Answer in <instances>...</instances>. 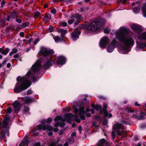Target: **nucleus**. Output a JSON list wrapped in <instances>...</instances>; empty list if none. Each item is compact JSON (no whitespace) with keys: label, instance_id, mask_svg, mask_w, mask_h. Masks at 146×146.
Returning <instances> with one entry per match:
<instances>
[{"label":"nucleus","instance_id":"1","mask_svg":"<svg viewBox=\"0 0 146 146\" xmlns=\"http://www.w3.org/2000/svg\"><path fill=\"white\" fill-rule=\"evenodd\" d=\"M130 32L128 28L123 27H121L116 32V38L121 42L124 50L127 49L128 47L133 45L134 43V40L131 37H125Z\"/></svg>","mask_w":146,"mask_h":146},{"label":"nucleus","instance_id":"2","mask_svg":"<svg viewBox=\"0 0 146 146\" xmlns=\"http://www.w3.org/2000/svg\"><path fill=\"white\" fill-rule=\"evenodd\" d=\"M18 83L14 89L16 93H19L28 88L31 85L30 81L25 77H18Z\"/></svg>","mask_w":146,"mask_h":146},{"label":"nucleus","instance_id":"3","mask_svg":"<svg viewBox=\"0 0 146 146\" xmlns=\"http://www.w3.org/2000/svg\"><path fill=\"white\" fill-rule=\"evenodd\" d=\"M40 52L42 53L43 56H49L50 57L51 56L50 52L45 48L41 47ZM51 60V58L50 57L44 64V66L45 69H48L50 66H51L52 63Z\"/></svg>","mask_w":146,"mask_h":146},{"label":"nucleus","instance_id":"4","mask_svg":"<svg viewBox=\"0 0 146 146\" xmlns=\"http://www.w3.org/2000/svg\"><path fill=\"white\" fill-rule=\"evenodd\" d=\"M124 127L121 123H116L113 127V131L111 132V135L114 139L115 136V133L118 135H121L123 132Z\"/></svg>","mask_w":146,"mask_h":146},{"label":"nucleus","instance_id":"5","mask_svg":"<svg viewBox=\"0 0 146 146\" xmlns=\"http://www.w3.org/2000/svg\"><path fill=\"white\" fill-rule=\"evenodd\" d=\"M102 25L99 22H93L90 24L87 28L88 30L94 31L100 29Z\"/></svg>","mask_w":146,"mask_h":146},{"label":"nucleus","instance_id":"6","mask_svg":"<svg viewBox=\"0 0 146 146\" xmlns=\"http://www.w3.org/2000/svg\"><path fill=\"white\" fill-rule=\"evenodd\" d=\"M65 119H62V121H65V119H67L68 120H75L78 123H79L80 122V119L78 118V116L77 115H75L74 116L71 113H68L65 115Z\"/></svg>","mask_w":146,"mask_h":146},{"label":"nucleus","instance_id":"7","mask_svg":"<svg viewBox=\"0 0 146 146\" xmlns=\"http://www.w3.org/2000/svg\"><path fill=\"white\" fill-rule=\"evenodd\" d=\"M41 66L39 61L38 60L32 67L31 69L34 72H38L41 69Z\"/></svg>","mask_w":146,"mask_h":146},{"label":"nucleus","instance_id":"8","mask_svg":"<svg viewBox=\"0 0 146 146\" xmlns=\"http://www.w3.org/2000/svg\"><path fill=\"white\" fill-rule=\"evenodd\" d=\"M37 129L39 130H40L42 129L43 130H47L48 131H51L53 129V128L51 126H49L48 125H44L43 124H41L38 125Z\"/></svg>","mask_w":146,"mask_h":146},{"label":"nucleus","instance_id":"9","mask_svg":"<svg viewBox=\"0 0 146 146\" xmlns=\"http://www.w3.org/2000/svg\"><path fill=\"white\" fill-rule=\"evenodd\" d=\"M117 45V42L115 40L113 39L110 45L108 46L107 51L110 52H111L113 50L114 48Z\"/></svg>","mask_w":146,"mask_h":146},{"label":"nucleus","instance_id":"10","mask_svg":"<svg viewBox=\"0 0 146 146\" xmlns=\"http://www.w3.org/2000/svg\"><path fill=\"white\" fill-rule=\"evenodd\" d=\"M80 31L77 30H75L71 34L72 38L73 40H76L79 38V35H80Z\"/></svg>","mask_w":146,"mask_h":146},{"label":"nucleus","instance_id":"11","mask_svg":"<svg viewBox=\"0 0 146 146\" xmlns=\"http://www.w3.org/2000/svg\"><path fill=\"white\" fill-rule=\"evenodd\" d=\"M13 106L15 112L17 113L19 111L21 108L20 104L18 101H16L13 103Z\"/></svg>","mask_w":146,"mask_h":146},{"label":"nucleus","instance_id":"12","mask_svg":"<svg viewBox=\"0 0 146 146\" xmlns=\"http://www.w3.org/2000/svg\"><path fill=\"white\" fill-rule=\"evenodd\" d=\"M109 42V40L108 38L104 37L101 39L100 45L101 46L104 47Z\"/></svg>","mask_w":146,"mask_h":146},{"label":"nucleus","instance_id":"13","mask_svg":"<svg viewBox=\"0 0 146 146\" xmlns=\"http://www.w3.org/2000/svg\"><path fill=\"white\" fill-rule=\"evenodd\" d=\"M108 105L106 103H104L103 104V113H104V115L105 117L108 116L109 117H110L111 116V113H109L108 111H106V109L107 108Z\"/></svg>","mask_w":146,"mask_h":146},{"label":"nucleus","instance_id":"14","mask_svg":"<svg viewBox=\"0 0 146 146\" xmlns=\"http://www.w3.org/2000/svg\"><path fill=\"white\" fill-rule=\"evenodd\" d=\"M85 113L84 108L83 107H80L79 108V115L80 116V118L82 120L85 119V117L84 115Z\"/></svg>","mask_w":146,"mask_h":146},{"label":"nucleus","instance_id":"15","mask_svg":"<svg viewBox=\"0 0 146 146\" xmlns=\"http://www.w3.org/2000/svg\"><path fill=\"white\" fill-rule=\"evenodd\" d=\"M131 29L135 32L138 33L142 31V29L141 27L137 25L134 24L131 26Z\"/></svg>","mask_w":146,"mask_h":146},{"label":"nucleus","instance_id":"16","mask_svg":"<svg viewBox=\"0 0 146 146\" xmlns=\"http://www.w3.org/2000/svg\"><path fill=\"white\" fill-rule=\"evenodd\" d=\"M66 61V59L65 58L62 56H59L57 60V63L62 64H64Z\"/></svg>","mask_w":146,"mask_h":146},{"label":"nucleus","instance_id":"17","mask_svg":"<svg viewBox=\"0 0 146 146\" xmlns=\"http://www.w3.org/2000/svg\"><path fill=\"white\" fill-rule=\"evenodd\" d=\"M29 143L28 137L25 138L19 144L20 146H27Z\"/></svg>","mask_w":146,"mask_h":146},{"label":"nucleus","instance_id":"18","mask_svg":"<svg viewBox=\"0 0 146 146\" xmlns=\"http://www.w3.org/2000/svg\"><path fill=\"white\" fill-rule=\"evenodd\" d=\"M57 31L61 34V36L63 37L67 33V31L66 30L62 29H57Z\"/></svg>","mask_w":146,"mask_h":146},{"label":"nucleus","instance_id":"19","mask_svg":"<svg viewBox=\"0 0 146 146\" xmlns=\"http://www.w3.org/2000/svg\"><path fill=\"white\" fill-rule=\"evenodd\" d=\"M22 100L25 102L28 103L32 102L33 100V99L27 96H25L23 98Z\"/></svg>","mask_w":146,"mask_h":146},{"label":"nucleus","instance_id":"20","mask_svg":"<svg viewBox=\"0 0 146 146\" xmlns=\"http://www.w3.org/2000/svg\"><path fill=\"white\" fill-rule=\"evenodd\" d=\"M5 135H7L8 136H9V133L8 129H7L5 132L2 131L0 133V141L5 137Z\"/></svg>","mask_w":146,"mask_h":146},{"label":"nucleus","instance_id":"21","mask_svg":"<svg viewBox=\"0 0 146 146\" xmlns=\"http://www.w3.org/2000/svg\"><path fill=\"white\" fill-rule=\"evenodd\" d=\"M104 145H106L107 146H109V144L107 141L104 139H102L100 140L98 143V145L100 146H105Z\"/></svg>","mask_w":146,"mask_h":146},{"label":"nucleus","instance_id":"22","mask_svg":"<svg viewBox=\"0 0 146 146\" xmlns=\"http://www.w3.org/2000/svg\"><path fill=\"white\" fill-rule=\"evenodd\" d=\"M72 18L75 20V21H78L81 18V16L78 14H76L72 16Z\"/></svg>","mask_w":146,"mask_h":146},{"label":"nucleus","instance_id":"23","mask_svg":"<svg viewBox=\"0 0 146 146\" xmlns=\"http://www.w3.org/2000/svg\"><path fill=\"white\" fill-rule=\"evenodd\" d=\"M8 120L9 118L7 117L5 118L4 119L2 125V126L3 127H7Z\"/></svg>","mask_w":146,"mask_h":146},{"label":"nucleus","instance_id":"24","mask_svg":"<svg viewBox=\"0 0 146 146\" xmlns=\"http://www.w3.org/2000/svg\"><path fill=\"white\" fill-rule=\"evenodd\" d=\"M137 48H143L146 47V43H141L139 42L137 44Z\"/></svg>","mask_w":146,"mask_h":146},{"label":"nucleus","instance_id":"25","mask_svg":"<svg viewBox=\"0 0 146 146\" xmlns=\"http://www.w3.org/2000/svg\"><path fill=\"white\" fill-rule=\"evenodd\" d=\"M138 38L140 39H146V32L143 33L141 35H139Z\"/></svg>","mask_w":146,"mask_h":146},{"label":"nucleus","instance_id":"26","mask_svg":"<svg viewBox=\"0 0 146 146\" xmlns=\"http://www.w3.org/2000/svg\"><path fill=\"white\" fill-rule=\"evenodd\" d=\"M18 51L17 49L16 48H14L12 50V51L9 53V55L11 56L12 55L14 54Z\"/></svg>","mask_w":146,"mask_h":146},{"label":"nucleus","instance_id":"27","mask_svg":"<svg viewBox=\"0 0 146 146\" xmlns=\"http://www.w3.org/2000/svg\"><path fill=\"white\" fill-rule=\"evenodd\" d=\"M143 14L145 17H146V4L142 7Z\"/></svg>","mask_w":146,"mask_h":146},{"label":"nucleus","instance_id":"28","mask_svg":"<svg viewBox=\"0 0 146 146\" xmlns=\"http://www.w3.org/2000/svg\"><path fill=\"white\" fill-rule=\"evenodd\" d=\"M9 51V49L7 48L5 50H3V52H2V54L4 55H6Z\"/></svg>","mask_w":146,"mask_h":146},{"label":"nucleus","instance_id":"29","mask_svg":"<svg viewBox=\"0 0 146 146\" xmlns=\"http://www.w3.org/2000/svg\"><path fill=\"white\" fill-rule=\"evenodd\" d=\"M74 139L73 137L68 138L67 140V141L69 143V144H71L73 143L74 141Z\"/></svg>","mask_w":146,"mask_h":146},{"label":"nucleus","instance_id":"30","mask_svg":"<svg viewBox=\"0 0 146 146\" xmlns=\"http://www.w3.org/2000/svg\"><path fill=\"white\" fill-rule=\"evenodd\" d=\"M53 38L56 42H58L60 40V37L58 36H54L53 37Z\"/></svg>","mask_w":146,"mask_h":146},{"label":"nucleus","instance_id":"31","mask_svg":"<svg viewBox=\"0 0 146 146\" xmlns=\"http://www.w3.org/2000/svg\"><path fill=\"white\" fill-rule=\"evenodd\" d=\"M74 21H75V20L72 18V17L71 16V19L68 21V23L69 24H71Z\"/></svg>","mask_w":146,"mask_h":146},{"label":"nucleus","instance_id":"32","mask_svg":"<svg viewBox=\"0 0 146 146\" xmlns=\"http://www.w3.org/2000/svg\"><path fill=\"white\" fill-rule=\"evenodd\" d=\"M145 115V113H144L143 112H141L140 113L139 119H143Z\"/></svg>","mask_w":146,"mask_h":146},{"label":"nucleus","instance_id":"33","mask_svg":"<svg viewBox=\"0 0 146 146\" xmlns=\"http://www.w3.org/2000/svg\"><path fill=\"white\" fill-rule=\"evenodd\" d=\"M126 111L128 113L133 112L134 111L133 109H132L130 108H127L125 109Z\"/></svg>","mask_w":146,"mask_h":146},{"label":"nucleus","instance_id":"34","mask_svg":"<svg viewBox=\"0 0 146 146\" xmlns=\"http://www.w3.org/2000/svg\"><path fill=\"white\" fill-rule=\"evenodd\" d=\"M73 108L74 110V113L76 114H77L78 112V109L76 106H73Z\"/></svg>","mask_w":146,"mask_h":146},{"label":"nucleus","instance_id":"35","mask_svg":"<svg viewBox=\"0 0 146 146\" xmlns=\"http://www.w3.org/2000/svg\"><path fill=\"white\" fill-rule=\"evenodd\" d=\"M60 25L61 26L65 27L67 26V24L66 22H60Z\"/></svg>","mask_w":146,"mask_h":146},{"label":"nucleus","instance_id":"36","mask_svg":"<svg viewBox=\"0 0 146 146\" xmlns=\"http://www.w3.org/2000/svg\"><path fill=\"white\" fill-rule=\"evenodd\" d=\"M62 119V117L59 115H58L57 117L54 118V120L55 121L61 120Z\"/></svg>","mask_w":146,"mask_h":146},{"label":"nucleus","instance_id":"37","mask_svg":"<svg viewBox=\"0 0 146 146\" xmlns=\"http://www.w3.org/2000/svg\"><path fill=\"white\" fill-rule=\"evenodd\" d=\"M29 24L27 23H23L21 26V28L23 29L29 25Z\"/></svg>","mask_w":146,"mask_h":146},{"label":"nucleus","instance_id":"38","mask_svg":"<svg viewBox=\"0 0 146 146\" xmlns=\"http://www.w3.org/2000/svg\"><path fill=\"white\" fill-rule=\"evenodd\" d=\"M51 18V16L50 15V14H46V16H45V19H50Z\"/></svg>","mask_w":146,"mask_h":146},{"label":"nucleus","instance_id":"39","mask_svg":"<svg viewBox=\"0 0 146 146\" xmlns=\"http://www.w3.org/2000/svg\"><path fill=\"white\" fill-rule=\"evenodd\" d=\"M139 10V8L138 7L135 8L133 9V11L135 13H137L138 12Z\"/></svg>","mask_w":146,"mask_h":146},{"label":"nucleus","instance_id":"40","mask_svg":"<svg viewBox=\"0 0 146 146\" xmlns=\"http://www.w3.org/2000/svg\"><path fill=\"white\" fill-rule=\"evenodd\" d=\"M12 111V109L10 108H7L6 110L7 113H11Z\"/></svg>","mask_w":146,"mask_h":146},{"label":"nucleus","instance_id":"41","mask_svg":"<svg viewBox=\"0 0 146 146\" xmlns=\"http://www.w3.org/2000/svg\"><path fill=\"white\" fill-rule=\"evenodd\" d=\"M85 26L84 25H81L79 26L78 28L80 29H83L85 28Z\"/></svg>","mask_w":146,"mask_h":146},{"label":"nucleus","instance_id":"42","mask_svg":"<svg viewBox=\"0 0 146 146\" xmlns=\"http://www.w3.org/2000/svg\"><path fill=\"white\" fill-rule=\"evenodd\" d=\"M29 109L28 107H25L23 110V111L24 112H27L29 111Z\"/></svg>","mask_w":146,"mask_h":146},{"label":"nucleus","instance_id":"43","mask_svg":"<svg viewBox=\"0 0 146 146\" xmlns=\"http://www.w3.org/2000/svg\"><path fill=\"white\" fill-rule=\"evenodd\" d=\"M110 31V29L109 28L106 29L104 31V32L106 33H108Z\"/></svg>","mask_w":146,"mask_h":146},{"label":"nucleus","instance_id":"44","mask_svg":"<svg viewBox=\"0 0 146 146\" xmlns=\"http://www.w3.org/2000/svg\"><path fill=\"white\" fill-rule=\"evenodd\" d=\"M40 14V13L38 11H36L35 13V15L36 17H38Z\"/></svg>","mask_w":146,"mask_h":146},{"label":"nucleus","instance_id":"45","mask_svg":"<svg viewBox=\"0 0 146 146\" xmlns=\"http://www.w3.org/2000/svg\"><path fill=\"white\" fill-rule=\"evenodd\" d=\"M32 90H29L27 91V94L29 95L32 94Z\"/></svg>","mask_w":146,"mask_h":146},{"label":"nucleus","instance_id":"46","mask_svg":"<svg viewBox=\"0 0 146 146\" xmlns=\"http://www.w3.org/2000/svg\"><path fill=\"white\" fill-rule=\"evenodd\" d=\"M6 2L5 1H2L1 3V7H3L4 5L5 4Z\"/></svg>","mask_w":146,"mask_h":146},{"label":"nucleus","instance_id":"47","mask_svg":"<svg viewBox=\"0 0 146 146\" xmlns=\"http://www.w3.org/2000/svg\"><path fill=\"white\" fill-rule=\"evenodd\" d=\"M56 143L54 142H52L48 146H55Z\"/></svg>","mask_w":146,"mask_h":146},{"label":"nucleus","instance_id":"48","mask_svg":"<svg viewBox=\"0 0 146 146\" xmlns=\"http://www.w3.org/2000/svg\"><path fill=\"white\" fill-rule=\"evenodd\" d=\"M92 107L96 109V110H98V106H96L94 104H92Z\"/></svg>","mask_w":146,"mask_h":146},{"label":"nucleus","instance_id":"49","mask_svg":"<svg viewBox=\"0 0 146 146\" xmlns=\"http://www.w3.org/2000/svg\"><path fill=\"white\" fill-rule=\"evenodd\" d=\"M122 122L124 124H127V125H129V122H127L125 120H123L122 121Z\"/></svg>","mask_w":146,"mask_h":146},{"label":"nucleus","instance_id":"50","mask_svg":"<svg viewBox=\"0 0 146 146\" xmlns=\"http://www.w3.org/2000/svg\"><path fill=\"white\" fill-rule=\"evenodd\" d=\"M8 59L7 58H6L3 61V62L2 63V64L3 65L5 64V63L7 62V61L8 60Z\"/></svg>","mask_w":146,"mask_h":146},{"label":"nucleus","instance_id":"51","mask_svg":"<svg viewBox=\"0 0 146 146\" xmlns=\"http://www.w3.org/2000/svg\"><path fill=\"white\" fill-rule=\"evenodd\" d=\"M56 9H53L51 10V13L53 14L55 13H56Z\"/></svg>","mask_w":146,"mask_h":146},{"label":"nucleus","instance_id":"52","mask_svg":"<svg viewBox=\"0 0 146 146\" xmlns=\"http://www.w3.org/2000/svg\"><path fill=\"white\" fill-rule=\"evenodd\" d=\"M31 74L32 73L30 71H29L27 74V76L28 77H29Z\"/></svg>","mask_w":146,"mask_h":146},{"label":"nucleus","instance_id":"53","mask_svg":"<svg viewBox=\"0 0 146 146\" xmlns=\"http://www.w3.org/2000/svg\"><path fill=\"white\" fill-rule=\"evenodd\" d=\"M52 121V119L51 118H48L47 119L46 123H48L51 122Z\"/></svg>","mask_w":146,"mask_h":146},{"label":"nucleus","instance_id":"54","mask_svg":"<svg viewBox=\"0 0 146 146\" xmlns=\"http://www.w3.org/2000/svg\"><path fill=\"white\" fill-rule=\"evenodd\" d=\"M40 144V143L37 142L35 143L33 146H41Z\"/></svg>","mask_w":146,"mask_h":146},{"label":"nucleus","instance_id":"55","mask_svg":"<svg viewBox=\"0 0 146 146\" xmlns=\"http://www.w3.org/2000/svg\"><path fill=\"white\" fill-rule=\"evenodd\" d=\"M39 40L38 39H36L35 40L34 42V45L36 44L39 41Z\"/></svg>","mask_w":146,"mask_h":146},{"label":"nucleus","instance_id":"56","mask_svg":"<svg viewBox=\"0 0 146 146\" xmlns=\"http://www.w3.org/2000/svg\"><path fill=\"white\" fill-rule=\"evenodd\" d=\"M16 21L17 22L19 23H21L22 22L21 20L20 19H16Z\"/></svg>","mask_w":146,"mask_h":146},{"label":"nucleus","instance_id":"57","mask_svg":"<svg viewBox=\"0 0 146 146\" xmlns=\"http://www.w3.org/2000/svg\"><path fill=\"white\" fill-rule=\"evenodd\" d=\"M20 35L21 37H24V33L23 32H21L20 33Z\"/></svg>","mask_w":146,"mask_h":146},{"label":"nucleus","instance_id":"58","mask_svg":"<svg viewBox=\"0 0 146 146\" xmlns=\"http://www.w3.org/2000/svg\"><path fill=\"white\" fill-rule=\"evenodd\" d=\"M76 135V133L75 132H73L71 134V135L72 136L74 137Z\"/></svg>","mask_w":146,"mask_h":146},{"label":"nucleus","instance_id":"59","mask_svg":"<svg viewBox=\"0 0 146 146\" xmlns=\"http://www.w3.org/2000/svg\"><path fill=\"white\" fill-rule=\"evenodd\" d=\"M59 125H60V124L59 123L57 122L55 123L54 126L56 127H57Z\"/></svg>","mask_w":146,"mask_h":146},{"label":"nucleus","instance_id":"60","mask_svg":"<svg viewBox=\"0 0 146 146\" xmlns=\"http://www.w3.org/2000/svg\"><path fill=\"white\" fill-rule=\"evenodd\" d=\"M78 130L80 133H81L82 131V127L81 126H79L78 127Z\"/></svg>","mask_w":146,"mask_h":146},{"label":"nucleus","instance_id":"61","mask_svg":"<svg viewBox=\"0 0 146 146\" xmlns=\"http://www.w3.org/2000/svg\"><path fill=\"white\" fill-rule=\"evenodd\" d=\"M69 143L66 141V142L64 144V146H68Z\"/></svg>","mask_w":146,"mask_h":146},{"label":"nucleus","instance_id":"62","mask_svg":"<svg viewBox=\"0 0 146 146\" xmlns=\"http://www.w3.org/2000/svg\"><path fill=\"white\" fill-rule=\"evenodd\" d=\"M64 123H61L60 124V125L61 127H63L64 126Z\"/></svg>","mask_w":146,"mask_h":146},{"label":"nucleus","instance_id":"63","mask_svg":"<svg viewBox=\"0 0 146 146\" xmlns=\"http://www.w3.org/2000/svg\"><path fill=\"white\" fill-rule=\"evenodd\" d=\"M58 130V129L57 128H56L54 129V131L55 132H57Z\"/></svg>","mask_w":146,"mask_h":146},{"label":"nucleus","instance_id":"64","mask_svg":"<svg viewBox=\"0 0 146 146\" xmlns=\"http://www.w3.org/2000/svg\"><path fill=\"white\" fill-rule=\"evenodd\" d=\"M14 57L15 58H18L19 57V55L17 54H15L14 55Z\"/></svg>","mask_w":146,"mask_h":146}]
</instances>
